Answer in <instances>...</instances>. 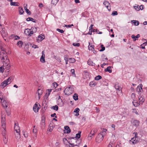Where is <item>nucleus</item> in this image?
I'll use <instances>...</instances> for the list:
<instances>
[{
  "label": "nucleus",
  "instance_id": "nucleus-56",
  "mask_svg": "<svg viewBox=\"0 0 147 147\" xmlns=\"http://www.w3.org/2000/svg\"><path fill=\"white\" fill-rule=\"evenodd\" d=\"M95 32H96L97 33H98V34H102V32H101L99 31L97 29H95Z\"/></svg>",
  "mask_w": 147,
  "mask_h": 147
},
{
  "label": "nucleus",
  "instance_id": "nucleus-28",
  "mask_svg": "<svg viewBox=\"0 0 147 147\" xmlns=\"http://www.w3.org/2000/svg\"><path fill=\"white\" fill-rule=\"evenodd\" d=\"M69 61L70 63H74L75 62L76 60L74 58H69Z\"/></svg>",
  "mask_w": 147,
  "mask_h": 147
},
{
  "label": "nucleus",
  "instance_id": "nucleus-3",
  "mask_svg": "<svg viewBox=\"0 0 147 147\" xmlns=\"http://www.w3.org/2000/svg\"><path fill=\"white\" fill-rule=\"evenodd\" d=\"M45 117L42 116L41 118L40 122V127L42 129H44L45 127Z\"/></svg>",
  "mask_w": 147,
  "mask_h": 147
},
{
  "label": "nucleus",
  "instance_id": "nucleus-54",
  "mask_svg": "<svg viewBox=\"0 0 147 147\" xmlns=\"http://www.w3.org/2000/svg\"><path fill=\"white\" fill-rule=\"evenodd\" d=\"M69 144L71 146H70L69 147H74V146H78V145L77 144H72L70 143H69Z\"/></svg>",
  "mask_w": 147,
  "mask_h": 147
},
{
  "label": "nucleus",
  "instance_id": "nucleus-57",
  "mask_svg": "<svg viewBox=\"0 0 147 147\" xmlns=\"http://www.w3.org/2000/svg\"><path fill=\"white\" fill-rule=\"evenodd\" d=\"M145 45H143V44H142L140 45V48L143 49H145Z\"/></svg>",
  "mask_w": 147,
  "mask_h": 147
},
{
  "label": "nucleus",
  "instance_id": "nucleus-55",
  "mask_svg": "<svg viewBox=\"0 0 147 147\" xmlns=\"http://www.w3.org/2000/svg\"><path fill=\"white\" fill-rule=\"evenodd\" d=\"M134 7L135 8V9L137 11L140 10L139 6L138 5L137 6H134Z\"/></svg>",
  "mask_w": 147,
  "mask_h": 147
},
{
  "label": "nucleus",
  "instance_id": "nucleus-27",
  "mask_svg": "<svg viewBox=\"0 0 147 147\" xmlns=\"http://www.w3.org/2000/svg\"><path fill=\"white\" fill-rule=\"evenodd\" d=\"M111 66H109L107 68H106L105 69V71H108L109 73H111L112 72V70L111 69Z\"/></svg>",
  "mask_w": 147,
  "mask_h": 147
},
{
  "label": "nucleus",
  "instance_id": "nucleus-34",
  "mask_svg": "<svg viewBox=\"0 0 147 147\" xmlns=\"http://www.w3.org/2000/svg\"><path fill=\"white\" fill-rule=\"evenodd\" d=\"M90 44V43L89 42ZM94 46L93 45H90L88 46V48L89 50H91L92 51H93L94 50Z\"/></svg>",
  "mask_w": 147,
  "mask_h": 147
},
{
  "label": "nucleus",
  "instance_id": "nucleus-22",
  "mask_svg": "<svg viewBox=\"0 0 147 147\" xmlns=\"http://www.w3.org/2000/svg\"><path fill=\"white\" fill-rule=\"evenodd\" d=\"M37 106H38V104L35 103L33 107V110L35 113L38 112V109H36Z\"/></svg>",
  "mask_w": 147,
  "mask_h": 147
},
{
  "label": "nucleus",
  "instance_id": "nucleus-41",
  "mask_svg": "<svg viewBox=\"0 0 147 147\" xmlns=\"http://www.w3.org/2000/svg\"><path fill=\"white\" fill-rule=\"evenodd\" d=\"M102 78V77L100 75H98L96 76L95 78V80H98L100 79H101Z\"/></svg>",
  "mask_w": 147,
  "mask_h": 147
},
{
  "label": "nucleus",
  "instance_id": "nucleus-32",
  "mask_svg": "<svg viewBox=\"0 0 147 147\" xmlns=\"http://www.w3.org/2000/svg\"><path fill=\"white\" fill-rule=\"evenodd\" d=\"M10 4L11 5L15 6H18L19 5V3L18 2H11Z\"/></svg>",
  "mask_w": 147,
  "mask_h": 147
},
{
  "label": "nucleus",
  "instance_id": "nucleus-20",
  "mask_svg": "<svg viewBox=\"0 0 147 147\" xmlns=\"http://www.w3.org/2000/svg\"><path fill=\"white\" fill-rule=\"evenodd\" d=\"M87 62L88 65H90L93 66L95 65V63H93V61L90 59H88Z\"/></svg>",
  "mask_w": 147,
  "mask_h": 147
},
{
  "label": "nucleus",
  "instance_id": "nucleus-45",
  "mask_svg": "<svg viewBox=\"0 0 147 147\" xmlns=\"http://www.w3.org/2000/svg\"><path fill=\"white\" fill-rule=\"evenodd\" d=\"M4 51H5V50L4 49L2 46H1L0 47V53L1 52H3Z\"/></svg>",
  "mask_w": 147,
  "mask_h": 147
},
{
  "label": "nucleus",
  "instance_id": "nucleus-17",
  "mask_svg": "<svg viewBox=\"0 0 147 147\" xmlns=\"http://www.w3.org/2000/svg\"><path fill=\"white\" fill-rule=\"evenodd\" d=\"M6 82V81L4 80L2 83H1L0 86L2 88H4L7 84H9Z\"/></svg>",
  "mask_w": 147,
  "mask_h": 147
},
{
  "label": "nucleus",
  "instance_id": "nucleus-42",
  "mask_svg": "<svg viewBox=\"0 0 147 147\" xmlns=\"http://www.w3.org/2000/svg\"><path fill=\"white\" fill-rule=\"evenodd\" d=\"M12 77H9L7 79L5 80V81H6V82L8 83L9 82H10L9 83H10L11 82V80L12 79Z\"/></svg>",
  "mask_w": 147,
  "mask_h": 147
},
{
  "label": "nucleus",
  "instance_id": "nucleus-4",
  "mask_svg": "<svg viewBox=\"0 0 147 147\" xmlns=\"http://www.w3.org/2000/svg\"><path fill=\"white\" fill-rule=\"evenodd\" d=\"M131 122L132 126L136 128L139 126L140 123V121L136 119H132V121H131Z\"/></svg>",
  "mask_w": 147,
  "mask_h": 147
},
{
  "label": "nucleus",
  "instance_id": "nucleus-63",
  "mask_svg": "<svg viewBox=\"0 0 147 147\" xmlns=\"http://www.w3.org/2000/svg\"><path fill=\"white\" fill-rule=\"evenodd\" d=\"M23 133L24 137L26 138H27L28 136V134L27 133H25V132H24V131H23Z\"/></svg>",
  "mask_w": 147,
  "mask_h": 147
},
{
  "label": "nucleus",
  "instance_id": "nucleus-46",
  "mask_svg": "<svg viewBox=\"0 0 147 147\" xmlns=\"http://www.w3.org/2000/svg\"><path fill=\"white\" fill-rule=\"evenodd\" d=\"M30 21H31L33 22L36 23L37 22V20H36L30 17Z\"/></svg>",
  "mask_w": 147,
  "mask_h": 147
},
{
  "label": "nucleus",
  "instance_id": "nucleus-40",
  "mask_svg": "<svg viewBox=\"0 0 147 147\" xmlns=\"http://www.w3.org/2000/svg\"><path fill=\"white\" fill-rule=\"evenodd\" d=\"M81 134V131H80L78 134H76V137L78 139L80 138Z\"/></svg>",
  "mask_w": 147,
  "mask_h": 147
},
{
  "label": "nucleus",
  "instance_id": "nucleus-37",
  "mask_svg": "<svg viewBox=\"0 0 147 147\" xmlns=\"http://www.w3.org/2000/svg\"><path fill=\"white\" fill-rule=\"evenodd\" d=\"M51 108L52 109H53L54 110H55V111H57L58 110L59 107L57 105H55L54 106H53L52 107H51Z\"/></svg>",
  "mask_w": 147,
  "mask_h": 147
},
{
  "label": "nucleus",
  "instance_id": "nucleus-5",
  "mask_svg": "<svg viewBox=\"0 0 147 147\" xmlns=\"http://www.w3.org/2000/svg\"><path fill=\"white\" fill-rule=\"evenodd\" d=\"M72 88H71V86H70L68 88H65L64 91L65 94L67 96L70 95L72 93V91L70 90V89Z\"/></svg>",
  "mask_w": 147,
  "mask_h": 147
},
{
  "label": "nucleus",
  "instance_id": "nucleus-6",
  "mask_svg": "<svg viewBox=\"0 0 147 147\" xmlns=\"http://www.w3.org/2000/svg\"><path fill=\"white\" fill-rule=\"evenodd\" d=\"M45 38V36L44 35L41 34L38 36V38H36V42H40L41 41L44 39Z\"/></svg>",
  "mask_w": 147,
  "mask_h": 147
},
{
  "label": "nucleus",
  "instance_id": "nucleus-1",
  "mask_svg": "<svg viewBox=\"0 0 147 147\" xmlns=\"http://www.w3.org/2000/svg\"><path fill=\"white\" fill-rule=\"evenodd\" d=\"M7 55V54L6 53V51H4L3 52L2 51L1 52V53H0V57L1 59V60H5V61H3V62H4L5 65H6V64L7 65V66H8V67H7V68H9L10 67V65L9 64V59Z\"/></svg>",
  "mask_w": 147,
  "mask_h": 147
},
{
  "label": "nucleus",
  "instance_id": "nucleus-10",
  "mask_svg": "<svg viewBox=\"0 0 147 147\" xmlns=\"http://www.w3.org/2000/svg\"><path fill=\"white\" fill-rule=\"evenodd\" d=\"M103 4L107 8L108 10L109 11H110L111 10V8L110 7V5L109 6V5H110L108 1H105L103 3Z\"/></svg>",
  "mask_w": 147,
  "mask_h": 147
},
{
  "label": "nucleus",
  "instance_id": "nucleus-8",
  "mask_svg": "<svg viewBox=\"0 0 147 147\" xmlns=\"http://www.w3.org/2000/svg\"><path fill=\"white\" fill-rule=\"evenodd\" d=\"M143 86L142 84H139L138 86L136 88V91L138 93L143 92V90L142 88Z\"/></svg>",
  "mask_w": 147,
  "mask_h": 147
},
{
  "label": "nucleus",
  "instance_id": "nucleus-49",
  "mask_svg": "<svg viewBox=\"0 0 147 147\" xmlns=\"http://www.w3.org/2000/svg\"><path fill=\"white\" fill-rule=\"evenodd\" d=\"M133 112L136 114V115H138V113L137 111L135 109H133Z\"/></svg>",
  "mask_w": 147,
  "mask_h": 147
},
{
  "label": "nucleus",
  "instance_id": "nucleus-36",
  "mask_svg": "<svg viewBox=\"0 0 147 147\" xmlns=\"http://www.w3.org/2000/svg\"><path fill=\"white\" fill-rule=\"evenodd\" d=\"M73 98L75 100H78V94L76 93H75L73 96Z\"/></svg>",
  "mask_w": 147,
  "mask_h": 147
},
{
  "label": "nucleus",
  "instance_id": "nucleus-50",
  "mask_svg": "<svg viewBox=\"0 0 147 147\" xmlns=\"http://www.w3.org/2000/svg\"><path fill=\"white\" fill-rule=\"evenodd\" d=\"M94 30H95V29H94L93 30H89V32H88V33L87 34L91 35L92 33V32H95Z\"/></svg>",
  "mask_w": 147,
  "mask_h": 147
},
{
  "label": "nucleus",
  "instance_id": "nucleus-62",
  "mask_svg": "<svg viewBox=\"0 0 147 147\" xmlns=\"http://www.w3.org/2000/svg\"><path fill=\"white\" fill-rule=\"evenodd\" d=\"M131 97L133 98H134L135 97V94L134 93H133L131 94Z\"/></svg>",
  "mask_w": 147,
  "mask_h": 147
},
{
  "label": "nucleus",
  "instance_id": "nucleus-53",
  "mask_svg": "<svg viewBox=\"0 0 147 147\" xmlns=\"http://www.w3.org/2000/svg\"><path fill=\"white\" fill-rule=\"evenodd\" d=\"M4 69L2 67H0V72L3 73L4 71Z\"/></svg>",
  "mask_w": 147,
  "mask_h": 147
},
{
  "label": "nucleus",
  "instance_id": "nucleus-38",
  "mask_svg": "<svg viewBox=\"0 0 147 147\" xmlns=\"http://www.w3.org/2000/svg\"><path fill=\"white\" fill-rule=\"evenodd\" d=\"M59 0H52L51 3L55 5L57 3Z\"/></svg>",
  "mask_w": 147,
  "mask_h": 147
},
{
  "label": "nucleus",
  "instance_id": "nucleus-47",
  "mask_svg": "<svg viewBox=\"0 0 147 147\" xmlns=\"http://www.w3.org/2000/svg\"><path fill=\"white\" fill-rule=\"evenodd\" d=\"M25 11L26 13L29 15L31 14V12L28 9H26Z\"/></svg>",
  "mask_w": 147,
  "mask_h": 147
},
{
  "label": "nucleus",
  "instance_id": "nucleus-60",
  "mask_svg": "<svg viewBox=\"0 0 147 147\" xmlns=\"http://www.w3.org/2000/svg\"><path fill=\"white\" fill-rule=\"evenodd\" d=\"M56 115V114L55 113H54L53 114H51V117H54L55 116V118H57V117L56 116H55V115Z\"/></svg>",
  "mask_w": 147,
  "mask_h": 147
},
{
  "label": "nucleus",
  "instance_id": "nucleus-31",
  "mask_svg": "<svg viewBox=\"0 0 147 147\" xmlns=\"http://www.w3.org/2000/svg\"><path fill=\"white\" fill-rule=\"evenodd\" d=\"M133 105L135 107L139 106L140 105V103L138 101L136 102H132Z\"/></svg>",
  "mask_w": 147,
  "mask_h": 147
},
{
  "label": "nucleus",
  "instance_id": "nucleus-64",
  "mask_svg": "<svg viewBox=\"0 0 147 147\" xmlns=\"http://www.w3.org/2000/svg\"><path fill=\"white\" fill-rule=\"evenodd\" d=\"M140 9L142 10L144 8V6L143 5H142L139 6Z\"/></svg>",
  "mask_w": 147,
  "mask_h": 147
},
{
  "label": "nucleus",
  "instance_id": "nucleus-24",
  "mask_svg": "<svg viewBox=\"0 0 147 147\" xmlns=\"http://www.w3.org/2000/svg\"><path fill=\"white\" fill-rule=\"evenodd\" d=\"M96 84V82L94 81H93L90 82L89 83V85L91 87L94 86Z\"/></svg>",
  "mask_w": 147,
  "mask_h": 147
},
{
  "label": "nucleus",
  "instance_id": "nucleus-51",
  "mask_svg": "<svg viewBox=\"0 0 147 147\" xmlns=\"http://www.w3.org/2000/svg\"><path fill=\"white\" fill-rule=\"evenodd\" d=\"M57 30L61 33H62L64 32V31L63 30L60 29H57Z\"/></svg>",
  "mask_w": 147,
  "mask_h": 147
},
{
  "label": "nucleus",
  "instance_id": "nucleus-13",
  "mask_svg": "<svg viewBox=\"0 0 147 147\" xmlns=\"http://www.w3.org/2000/svg\"><path fill=\"white\" fill-rule=\"evenodd\" d=\"M65 130H64V133L66 134L69 133L71 131V130L69 127L67 126H65L64 127Z\"/></svg>",
  "mask_w": 147,
  "mask_h": 147
},
{
  "label": "nucleus",
  "instance_id": "nucleus-7",
  "mask_svg": "<svg viewBox=\"0 0 147 147\" xmlns=\"http://www.w3.org/2000/svg\"><path fill=\"white\" fill-rule=\"evenodd\" d=\"M24 33L26 35L29 36H31L32 35L30 29L28 28L26 29L24 31Z\"/></svg>",
  "mask_w": 147,
  "mask_h": 147
},
{
  "label": "nucleus",
  "instance_id": "nucleus-26",
  "mask_svg": "<svg viewBox=\"0 0 147 147\" xmlns=\"http://www.w3.org/2000/svg\"><path fill=\"white\" fill-rule=\"evenodd\" d=\"M80 111V109L79 108H77L76 109H75L74 110V112H76V114H75V115L78 116L79 115V112Z\"/></svg>",
  "mask_w": 147,
  "mask_h": 147
},
{
  "label": "nucleus",
  "instance_id": "nucleus-33",
  "mask_svg": "<svg viewBox=\"0 0 147 147\" xmlns=\"http://www.w3.org/2000/svg\"><path fill=\"white\" fill-rule=\"evenodd\" d=\"M23 44V42L22 41H19L18 42L17 45L19 47H22Z\"/></svg>",
  "mask_w": 147,
  "mask_h": 147
},
{
  "label": "nucleus",
  "instance_id": "nucleus-23",
  "mask_svg": "<svg viewBox=\"0 0 147 147\" xmlns=\"http://www.w3.org/2000/svg\"><path fill=\"white\" fill-rule=\"evenodd\" d=\"M32 34H33L34 33H35L37 31V28L35 27H32L30 29Z\"/></svg>",
  "mask_w": 147,
  "mask_h": 147
},
{
  "label": "nucleus",
  "instance_id": "nucleus-39",
  "mask_svg": "<svg viewBox=\"0 0 147 147\" xmlns=\"http://www.w3.org/2000/svg\"><path fill=\"white\" fill-rule=\"evenodd\" d=\"M19 13L21 15L24 12L23 8L21 7H19Z\"/></svg>",
  "mask_w": 147,
  "mask_h": 147
},
{
  "label": "nucleus",
  "instance_id": "nucleus-21",
  "mask_svg": "<svg viewBox=\"0 0 147 147\" xmlns=\"http://www.w3.org/2000/svg\"><path fill=\"white\" fill-rule=\"evenodd\" d=\"M97 132V130L96 129H94L93 130H91L90 132V134L94 136L95 134Z\"/></svg>",
  "mask_w": 147,
  "mask_h": 147
},
{
  "label": "nucleus",
  "instance_id": "nucleus-61",
  "mask_svg": "<svg viewBox=\"0 0 147 147\" xmlns=\"http://www.w3.org/2000/svg\"><path fill=\"white\" fill-rule=\"evenodd\" d=\"M65 61L68 60V56L67 55H65L64 57Z\"/></svg>",
  "mask_w": 147,
  "mask_h": 147
},
{
  "label": "nucleus",
  "instance_id": "nucleus-58",
  "mask_svg": "<svg viewBox=\"0 0 147 147\" xmlns=\"http://www.w3.org/2000/svg\"><path fill=\"white\" fill-rule=\"evenodd\" d=\"M100 134H101V135L102 136V137L103 138L104 136L106 134L105 132H101L100 133Z\"/></svg>",
  "mask_w": 147,
  "mask_h": 147
},
{
  "label": "nucleus",
  "instance_id": "nucleus-12",
  "mask_svg": "<svg viewBox=\"0 0 147 147\" xmlns=\"http://www.w3.org/2000/svg\"><path fill=\"white\" fill-rule=\"evenodd\" d=\"M42 55L40 57V61L42 63H45V55L44 54V51H42Z\"/></svg>",
  "mask_w": 147,
  "mask_h": 147
},
{
  "label": "nucleus",
  "instance_id": "nucleus-2",
  "mask_svg": "<svg viewBox=\"0 0 147 147\" xmlns=\"http://www.w3.org/2000/svg\"><path fill=\"white\" fill-rule=\"evenodd\" d=\"M18 123H17V124L16 123H15L14 128L17 133V134H16V136H17V137L20 138V127L18 126Z\"/></svg>",
  "mask_w": 147,
  "mask_h": 147
},
{
  "label": "nucleus",
  "instance_id": "nucleus-15",
  "mask_svg": "<svg viewBox=\"0 0 147 147\" xmlns=\"http://www.w3.org/2000/svg\"><path fill=\"white\" fill-rule=\"evenodd\" d=\"M5 118L2 117L1 118V127H5L6 126V122Z\"/></svg>",
  "mask_w": 147,
  "mask_h": 147
},
{
  "label": "nucleus",
  "instance_id": "nucleus-35",
  "mask_svg": "<svg viewBox=\"0 0 147 147\" xmlns=\"http://www.w3.org/2000/svg\"><path fill=\"white\" fill-rule=\"evenodd\" d=\"M3 136V142H4V143L5 144H6L7 142L8 138L7 136Z\"/></svg>",
  "mask_w": 147,
  "mask_h": 147
},
{
  "label": "nucleus",
  "instance_id": "nucleus-30",
  "mask_svg": "<svg viewBox=\"0 0 147 147\" xmlns=\"http://www.w3.org/2000/svg\"><path fill=\"white\" fill-rule=\"evenodd\" d=\"M37 92L39 96V99L40 98V96L41 95L42 93V90H41L40 89L38 88L37 90Z\"/></svg>",
  "mask_w": 147,
  "mask_h": 147
},
{
  "label": "nucleus",
  "instance_id": "nucleus-59",
  "mask_svg": "<svg viewBox=\"0 0 147 147\" xmlns=\"http://www.w3.org/2000/svg\"><path fill=\"white\" fill-rule=\"evenodd\" d=\"M92 135L91 134H90H90L88 136V138H89V140H91V139H92Z\"/></svg>",
  "mask_w": 147,
  "mask_h": 147
},
{
  "label": "nucleus",
  "instance_id": "nucleus-43",
  "mask_svg": "<svg viewBox=\"0 0 147 147\" xmlns=\"http://www.w3.org/2000/svg\"><path fill=\"white\" fill-rule=\"evenodd\" d=\"M101 49L100 50V51H103L105 49V47L103 45H101Z\"/></svg>",
  "mask_w": 147,
  "mask_h": 147
},
{
  "label": "nucleus",
  "instance_id": "nucleus-29",
  "mask_svg": "<svg viewBox=\"0 0 147 147\" xmlns=\"http://www.w3.org/2000/svg\"><path fill=\"white\" fill-rule=\"evenodd\" d=\"M115 87L116 89L118 90V91H121V88L120 86H119L118 84H115Z\"/></svg>",
  "mask_w": 147,
  "mask_h": 147
},
{
  "label": "nucleus",
  "instance_id": "nucleus-25",
  "mask_svg": "<svg viewBox=\"0 0 147 147\" xmlns=\"http://www.w3.org/2000/svg\"><path fill=\"white\" fill-rule=\"evenodd\" d=\"M131 21V23H133L134 25L136 26L138 25L139 23V22L137 20H133Z\"/></svg>",
  "mask_w": 147,
  "mask_h": 147
},
{
  "label": "nucleus",
  "instance_id": "nucleus-16",
  "mask_svg": "<svg viewBox=\"0 0 147 147\" xmlns=\"http://www.w3.org/2000/svg\"><path fill=\"white\" fill-rule=\"evenodd\" d=\"M140 35L138 34L136 36H135L134 35H132L131 37L133 39V41H135L136 40H138V38L140 37Z\"/></svg>",
  "mask_w": 147,
  "mask_h": 147
},
{
  "label": "nucleus",
  "instance_id": "nucleus-48",
  "mask_svg": "<svg viewBox=\"0 0 147 147\" xmlns=\"http://www.w3.org/2000/svg\"><path fill=\"white\" fill-rule=\"evenodd\" d=\"M111 15L112 16H115L117 15V12L116 11H114L113 12Z\"/></svg>",
  "mask_w": 147,
  "mask_h": 147
},
{
  "label": "nucleus",
  "instance_id": "nucleus-19",
  "mask_svg": "<svg viewBox=\"0 0 147 147\" xmlns=\"http://www.w3.org/2000/svg\"><path fill=\"white\" fill-rule=\"evenodd\" d=\"M2 104L5 109L7 108V107L8 103L4 99L3 100L2 102Z\"/></svg>",
  "mask_w": 147,
  "mask_h": 147
},
{
  "label": "nucleus",
  "instance_id": "nucleus-14",
  "mask_svg": "<svg viewBox=\"0 0 147 147\" xmlns=\"http://www.w3.org/2000/svg\"><path fill=\"white\" fill-rule=\"evenodd\" d=\"M138 98L140 103L142 104L144 102L145 99L143 96L139 95Z\"/></svg>",
  "mask_w": 147,
  "mask_h": 147
},
{
  "label": "nucleus",
  "instance_id": "nucleus-9",
  "mask_svg": "<svg viewBox=\"0 0 147 147\" xmlns=\"http://www.w3.org/2000/svg\"><path fill=\"white\" fill-rule=\"evenodd\" d=\"M136 137L133 138L131 139L129 141V142L131 144H135L138 142V140H136V135H135Z\"/></svg>",
  "mask_w": 147,
  "mask_h": 147
},
{
  "label": "nucleus",
  "instance_id": "nucleus-18",
  "mask_svg": "<svg viewBox=\"0 0 147 147\" xmlns=\"http://www.w3.org/2000/svg\"><path fill=\"white\" fill-rule=\"evenodd\" d=\"M6 126L5 127H1V130L2 131V134L3 136H5L6 134Z\"/></svg>",
  "mask_w": 147,
  "mask_h": 147
},
{
  "label": "nucleus",
  "instance_id": "nucleus-11",
  "mask_svg": "<svg viewBox=\"0 0 147 147\" xmlns=\"http://www.w3.org/2000/svg\"><path fill=\"white\" fill-rule=\"evenodd\" d=\"M101 134H100V133H99L98 134L96 138V142H99V141H102L103 139V138L102 137V136L101 137Z\"/></svg>",
  "mask_w": 147,
  "mask_h": 147
},
{
  "label": "nucleus",
  "instance_id": "nucleus-52",
  "mask_svg": "<svg viewBox=\"0 0 147 147\" xmlns=\"http://www.w3.org/2000/svg\"><path fill=\"white\" fill-rule=\"evenodd\" d=\"M73 45L74 46L79 47L80 45V44L79 43H74L73 44Z\"/></svg>",
  "mask_w": 147,
  "mask_h": 147
},
{
  "label": "nucleus",
  "instance_id": "nucleus-44",
  "mask_svg": "<svg viewBox=\"0 0 147 147\" xmlns=\"http://www.w3.org/2000/svg\"><path fill=\"white\" fill-rule=\"evenodd\" d=\"M53 88H56L58 85V84L56 82H54L53 84Z\"/></svg>",
  "mask_w": 147,
  "mask_h": 147
}]
</instances>
